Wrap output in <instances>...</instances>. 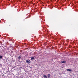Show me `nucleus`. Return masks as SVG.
Segmentation results:
<instances>
[{
    "label": "nucleus",
    "instance_id": "nucleus-1",
    "mask_svg": "<svg viewBox=\"0 0 78 78\" xmlns=\"http://www.w3.org/2000/svg\"><path fill=\"white\" fill-rule=\"evenodd\" d=\"M26 62L27 64H30V63L31 62V61H30V60H26Z\"/></svg>",
    "mask_w": 78,
    "mask_h": 78
},
{
    "label": "nucleus",
    "instance_id": "nucleus-2",
    "mask_svg": "<svg viewBox=\"0 0 78 78\" xmlns=\"http://www.w3.org/2000/svg\"><path fill=\"white\" fill-rule=\"evenodd\" d=\"M67 71H68V72H72V69H67Z\"/></svg>",
    "mask_w": 78,
    "mask_h": 78
},
{
    "label": "nucleus",
    "instance_id": "nucleus-5",
    "mask_svg": "<svg viewBox=\"0 0 78 78\" xmlns=\"http://www.w3.org/2000/svg\"><path fill=\"white\" fill-rule=\"evenodd\" d=\"M66 61H62V63H66Z\"/></svg>",
    "mask_w": 78,
    "mask_h": 78
},
{
    "label": "nucleus",
    "instance_id": "nucleus-4",
    "mask_svg": "<svg viewBox=\"0 0 78 78\" xmlns=\"http://www.w3.org/2000/svg\"><path fill=\"white\" fill-rule=\"evenodd\" d=\"M43 77L45 78H47V76L46 75H44L43 76Z\"/></svg>",
    "mask_w": 78,
    "mask_h": 78
},
{
    "label": "nucleus",
    "instance_id": "nucleus-7",
    "mask_svg": "<svg viewBox=\"0 0 78 78\" xmlns=\"http://www.w3.org/2000/svg\"><path fill=\"white\" fill-rule=\"evenodd\" d=\"M20 58H21V57L19 56L18 57V59H20Z\"/></svg>",
    "mask_w": 78,
    "mask_h": 78
},
{
    "label": "nucleus",
    "instance_id": "nucleus-8",
    "mask_svg": "<svg viewBox=\"0 0 78 78\" xmlns=\"http://www.w3.org/2000/svg\"><path fill=\"white\" fill-rule=\"evenodd\" d=\"M2 58H3V57L2 56V55L0 56V59H2Z\"/></svg>",
    "mask_w": 78,
    "mask_h": 78
},
{
    "label": "nucleus",
    "instance_id": "nucleus-6",
    "mask_svg": "<svg viewBox=\"0 0 78 78\" xmlns=\"http://www.w3.org/2000/svg\"><path fill=\"white\" fill-rule=\"evenodd\" d=\"M34 59V57H32L31 58V60H33Z\"/></svg>",
    "mask_w": 78,
    "mask_h": 78
},
{
    "label": "nucleus",
    "instance_id": "nucleus-3",
    "mask_svg": "<svg viewBox=\"0 0 78 78\" xmlns=\"http://www.w3.org/2000/svg\"><path fill=\"white\" fill-rule=\"evenodd\" d=\"M51 76V75H50V74H48V78H50V76Z\"/></svg>",
    "mask_w": 78,
    "mask_h": 78
}]
</instances>
